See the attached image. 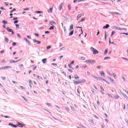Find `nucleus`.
Segmentation results:
<instances>
[{
	"instance_id": "nucleus-58",
	"label": "nucleus",
	"mask_w": 128,
	"mask_h": 128,
	"mask_svg": "<svg viewBox=\"0 0 128 128\" xmlns=\"http://www.w3.org/2000/svg\"><path fill=\"white\" fill-rule=\"evenodd\" d=\"M44 32L45 34H50V32L48 31H46Z\"/></svg>"
},
{
	"instance_id": "nucleus-39",
	"label": "nucleus",
	"mask_w": 128,
	"mask_h": 128,
	"mask_svg": "<svg viewBox=\"0 0 128 128\" xmlns=\"http://www.w3.org/2000/svg\"><path fill=\"white\" fill-rule=\"evenodd\" d=\"M2 80H6V77H2Z\"/></svg>"
},
{
	"instance_id": "nucleus-60",
	"label": "nucleus",
	"mask_w": 128,
	"mask_h": 128,
	"mask_svg": "<svg viewBox=\"0 0 128 128\" xmlns=\"http://www.w3.org/2000/svg\"><path fill=\"white\" fill-rule=\"evenodd\" d=\"M52 66H57V64L54 63H52Z\"/></svg>"
},
{
	"instance_id": "nucleus-2",
	"label": "nucleus",
	"mask_w": 128,
	"mask_h": 128,
	"mask_svg": "<svg viewBox=\"0 0 128 128\" xmlns=\"http://www.w3.org/2000/svg\"><path fill=\"white\" fill-rule=\"evenodd\" d=\"M86 62H88L89 64H96V60H88Z\"/></svg>"
},
{
	"instance_id": "nucleus-53",
	"label": "nucleus",
	"mask_w": 128,
	"mask_h": 128,
	"mask_svg": "<svg viewBox=\"0 0 128 128\" xmlns=\"http://www.w3.org/2000/svg\"><path fill=\"white\" fill-rule=\"evenodd\" d=\"M98 32H97V36H98L100 34V30H98Z\"/></svg>"
},
{
	"instance_id": "nucleus-24",
	"label": "nucleus",
	"mask_w": 128,
	"mask_h": 128,
	"mask_svg": "<svg viewBox=\"0 0 128 128\" xmlns=\"http://www.w3.org/2000/svg\"><path fill=\"white\" fill-rule=\"evenodd\" d=\"M100 74L101 76H104L105 74L104 72H100Z\"/></svg>"
},
{
	"instance_id": "nucleus-43",
	"label": "nucleus",
	"mask_w": 128,
	"mask_h": 128,
	"mask_svg": "<svg viewBox=\"0 0 128 128\" xmlns=\"http://www.w3.org/2000/svg\"><path fill=\"white\" fill-rule=\"evenodd\" d=\"M12 82L13 84H18V82H14V81H12Z\"/></svg>"
},
{
	"instance_id": "nucleus-1",
	"label": "nucleus",
	"mask_w": 128,
	"mask_h": 128,
	"mask_svg": "<svg viewBox=\"0 0 128 128\" xmlns=\"http://www.w3.org/2000/svg\"><path fill=\"white\" fill-rule=\"evenodd\" d=\"M90 50L92 52H93V54H98V50H96L94 48L91 47Z\"/></svg>"
},
{
	"instance_id": "nucleus-26",
	"label": "nucleus",
	"mask_w": 128,
	"mask_h": 128,
	"mask_svg": "<svg viewBox=\"0 0 128 128\" xmlns=\"http://www.w3.org/2000/svg\"><path fill=\"white\" fill-rule=\"evenodd\" d=\"M74 34V30H72L69 36H72Z\"/></svg>"
},
{
	"instance_id": "nucleus-45",
	"label": "nucleus",
	"mask_w": 128,
	"mask_h": 128,
	"mask_svg": "<svg viewBox=\"0 0 128 128\" xmlns=\"http://www.w3.org/2000/svg\"><path fill=\"white\" fill-rule=\"evenodd\" d=\"M12 45L13 46H16V42H13L12 44Z\"/></svg>"
},
{
	"instance_id": "nucleus-5",
	"label": "nucleus",
	"mask_w": 128,
	"mask_h": 128,
	"mask_svg": "<svg viewBox=\"0 0 128 128\" xmlns=\"http://www.w3.org/2000/svg\"><path fill=\"white\" fill-rule=\"evenodd\" d=\"M120 92L122 94L124 98H126V100H128V96H126V94H124V92L122 91H121Z\"/></svg>"
},
{
	"instance_id": "nucleus-29",
	"label": "nucleus",
	"mask_w": 128,
	"mask_h": 128,
	"mask_svg": "<svg viewBox=\"0 0 128 128\" xmlns=\"http://www.w3.org/2000/svg\"><path fill=\"white\" fill-rule=\"evenodd\" d=\"M2 24H8V21H6V20H3L2 22Z\"/></svg>"
},
{
	"instance_id": "nucleus-44",
	"label": "nucleus",
	"mask_w": 128,
	"mask_h": 128,
	"mask_svg": "<svg viewBox=\"0 0 128 128\" xmlns=\"http://www.w3.org/2000/svg\"><path fill=\"white\" fill-rule=\"evenodd\" d=\"M85 20H86V18H82V19L81 20H80V22H84V21Z\"/></svg>"
},
{
	"instance_id": "nucleus-51",
	"label": "nucleus",
	"mask_w": 128,
	"mask_h": 128,
	"mask_svg": "<svg viewBox=\"0 0 128 128\" xmlns=\"http://www.w3.org/2000/svg\"><path fill=\"white\" fill-rule=\"evenodd\" d=\"M36 14H40L42 12H40V11H36Z\"/></svg>"
},
{
	"instance_id": "nucleus-23",
	"label": "nucleus",
	"mask_w": 128,
	"mask_h": 128,
	"mask_svg": "<svg viewBox=\"0 0 128 128\" xmlns=\"http://www.w3.org/2000/svg\"><path fill=\"white\" fill-rule=\"evenodd\" d=\"M74 78H75V80H78V78H80V77H78L77 75H75L74 76Z\"/></svg>"
},
{
	"instance_id": "nucleus-49",
	"label": "nucleus",
	"mask_w": 128,
	"mask_h": 128,
	"mask_svg": "<svg viewBox=\"0 0 128 128\" xmlns=\"http://www.w3.org/2000/svg\"><path fill=\"white\" fill-rule=\"evenodd\" d=\"M109 80H110L112 82H114V80L112 79V78H110Z\"/></svg>"
},
{
	"instance_id": "nucleus-4",
	"label": "nucleus",
	"mask_w": 128,
	"mask_h": 128,
	"mask_svg": "<svg viewBox=\"0 0 128 128\" xmlns=\"http://www.w3.org/2000/svg\"><path fill=\"white\" fill-rule=\"evenodd\" d=\"M74 84H75L76 85L80 84L82 83V81H80V80H74Z\"/></svg>"
},
{
	"instance_id": "nucleus-17",
	"label": "nucleus",
	"mask_w": 128,
	"mask_h": 128,
	"mask_svg": "<svg viewBox=\"0 0 128 128\" xmlns=\"http://www.w3.org/2000/svg\"><path fill=\"white\" fill-rule=\"evenodd\" d=\"M24 40H26V42L28 44H30V41L28 39L25 38Z\"/></svg>"
},
{
	"instance_id": "nucleus-31",
	"label": "nucleus",
	"mask_w": 128,
	"mask_h": 128,
	"mask_svg": "<svg viewBox=\"0 0 128 128\" xmlns=\"http://www.w3.org/2000/svg\"><path fill=\"white\" fill-rule=\"evenodd\" d=\"M114 34H116V32L113 31L112 32V34H111V36H114Z\"/></svg>"
},
{
	"instance_id": "nucleus-55",
	"label": "nucleus",
	"mask_w": 128,
	"mask_h": 128,
	"mask_svg": "<svg viewBox=\"0 0 128 128\" xmlns=\"http://www.w3.org/2000/svg\"><path fill=\"white\" fill-rule=\"evenodd\" d=\"M30 10V8H24V10Z\"/></svg>"
},
{
	"instance_id": "nucleus-12",
	"label": "nucleus",
	"mask_w": 128,
	"mask_h": 128,
	"mask_svg": "<svg viewBox=\"0 0 128 128\" xmlns=\"http://www.w3.org/2000/svg\"><path fill=\"white\" fill-rule=\"evenodd\" d=\"M9 126H13V128H18V126L12 124L11 123L9 124Z\"/></svg>"
},
{
	"instance_id": "nucleus-33",
	"label": "nucleus",
	"mask_w": 128,
	"mask_h": 128,
	"mask_svg": "<svg viewBox=\"0 0 128 128\" xmlns=\"http://www.w3.org/2000/svg\"><path fill=\"white\" fill-rule=\"evenodd\" d=\"M121 30H128V29L126 28H121Z\"/></svg>"
},
{
	"instance_id": "nucleus-42",
	"label": "nucleus",
	"mask_w": 128,
	"mask_h": 128,
	"mask_svg": "<svg viewBox=\"0 0 128 128\" xmlns=\"http://www.w3.org/2000/svg\"><path fill=\"white\" fill-rule=\"evenodd\" d=\"M122 60H126L127 62H128V59L126 58H122Z\"/></svg>"
},
{
	"instance_id": "nucleus-37",
	"label": "nucleus",
	"mask_w": 128,
	"mask_h": 128,
	"mask_svg": "<svg viewBox=\"0 0 128 128\" xmlns=\"http://www.w3.org/2000/svg\"><path fill=\"white\" fill-rule=\"evenodd\" d=\"M108 58H110V57H106L104 58V60H108Z\"/></svg>"
},
{
	"instance_id": "nucleus-21",
	"label": "nucleus",
	"mask_w": 128,
	"mask_h": 128,
	"mask_svg": "<svg viewBox=\"0 0 128 128\" xmlns=\"http://www.w3.org/2000/svg\"><path fill=\"white\" fill-rule=\"evenodd\" d=\"M52 9L53 8H50V9L48 10V12H52Z\"/></svg>"
},
{
	"instance_id": "nucleus-46",
	"label": "nucleus",
	"mask_w": 128,
	"mask_h": 128,
	"mask_svg": "<svg viewBox=\"0 0 128 128\" xmlns=\"http://www.w3.org/2000/svg\"><path fill=\"white\" fill-rule=\"evenodd\" d=\"M122 34H125V36H128V33H122Z\"/></svg>"
},
{
	"instance_id": "nucleus-25",
	"label": "nucleus",
	"mask_w": 128,
	"mask_h": 128,
	"mask_svg": "<svg viewBox=\"0 0 128 128\" xmlns=\"http://www.w3.org/2000/svg\"><path fill=\"white\" fill-rule=\"evenodd\" d=\"M72 28H74V24H72L70 26V30H72Z\"/></svg>"
},
{
	"instance_id": "nucleus-35",
	"label": "nucleus",
	"mask_w": 128,
	"mask_h": 128,
	"mask_svg": "<svg viewBox=\"0 0 128 128\" xmlns=\"http://www.w3.org/2000/svg\"><path fill=\"white\" fill-rule=\"evenodd\" d=\"M2 64H4L6 62V60H2L1 62Z\"/></svg>"
},
{
	"instance_id": "nucleus-36",
	"label": "nucleus",
	"mask_w": 128,
	"mask_h": 128,
	"mask_svg": "<svg viewBox=\"0 0 128 128\" xmlns=\"http://www.w3.org/2000/svg\"><path fill=\"white\" fill-rule=\"evenodd\" d=\"M22 98L24 100H25V102H28V100H26V98L22 96Z\"/></svg>"
},
{
	"instance_id": "nucleus-34",
	"label": "nucleus",
	"mask_w": 128,
	"mask_h": 128,
	"mask_svg": "<svg viewBox=\"0 0 128 128\" xmlns=\"http://www.w3.org/2000/svg\"><path fill=\"white\" fill-rule=\"evenodd\" d=\"M104 54H108V49H106L104 52Z\"/></svg>"
},
{
	"instance_id": "nucleus-22",
	"label": "nucleus",
	"mask_w": 128,
	"mask_h": 128,
	"mask_svg": "<svg viewBox=\"0 0 128 128\" xmlns=\"http://www.w3.org/2000/svg\"><path fill=\"white\" fill-rule=\"evenodd\" d=\"M42 62L43 64H46V58H44V59L42 60Z\"/></svg>"
},
{
	"instance_id": "nucleus-50",
	"label": "nucleus",
	"mask_w": 128,
	"mask_h": 128,
	"mask_svg": "<svg viewBox=\"0 0 128 128\" xmlns=\"http://www.w3.org/2000/svg\"><path fill=\"white\" fill-rule=\"evenodd\" d=\"M94 116L96 118L97 120H98V116L96 115H94Z\"/></svg>"
},
{
	"instance_id": "nucleus-32",
	"label": "nucleus",
	"mask_w": 128,
	"mask_h": 128,
	"mask_svg": "<svg viewBox=\"0 0 128 128\" xmlns=\"http://www.w3.org/2000/svg\"><path fill=\"white\" fill-rule=\"evenodd\" d=\"M16 28H20V25H18V24H16Z\"/></svg>"
},
{
	"instance_id": "nucleus-18",
	"label": "nucleus",
	"mask_w": 128,
	"mask_h": 128,
	"mask_svg": "<svg viewBox=\"0 0 128 128\" xmlns=\"http://www.w3.org/2000/svg\"><path fill=\"white\" fill-rule=\"evenodd\" d=\"M50 26H52V24H56V22H52V21H51V22H50Z\"/></svg>"
},
{
	"instance_id": "nucleus-10",
	"label": "nucleus",
	"mask_w": 128,
	"mask_h": 128,
	"mask_svg": "<svg viewBox=\"0 0 128 128\" xmlns=\"http://www.w3.org/2000/svg\"><path fill=\"white\" fill-rule=\"evenodd\" d=\"M114 28L115 30H122V28H120V27H118V26H115L114 27Z\"/></svg>"
},
{
	"instance_id": "nucleus-61",
	"label": "nucleus",
	"mask_w": 128,
	"mask_h": 128,
	"mask_svg": "<svg viewBox=\"0 0 128 128\" xmlns=\"http://www.w3.org/2000/svg\"><path fill=\"white\" fill-rule=\"evenodd\" d=\"M35 34V36H36L38 37V34Z\"/></svg>"
},
{
	"instance_id": "nucleus-13",
	"label": "nucleus",
	"mask_w": 128,
	"mask_h": 128,
	"mask_svg": "<svg viewBox=\"0 0 128 128\" xmlns=\"http://www.w3.org/2000/svg\"><path fill=\"white\" fill-rule=\"evenodd\" d=\"M20 62V60L15 61L14 60H12V61H10V64H16V62Z\"/></svg>"
},
{
	"instance_id": "nucleus-14",
	"label": "nucleus",
	"mask_w": 128,
	"mask_h": 128,
	"mask_svg": "<svg viewBox=\"0 0 128 128\" xmlns=\"http://www.w3.org/2000/svg\"><path fill=\"white\" fill-rule=\"evenodd\" d=\"M110 28V25H108V24H106V26H103L102 28Z\"/></svg>"
},
{
	"instance_id": "nucleus-47",
	"label": "nucleus",
	"mask_w": 128,
	"mask_h": 128,
	"mask_svg": "<svg viewBox=\"0 0 128 128\" xmlns=\"http://www.w3.org/2000/svg\"><path fill=\"white\" fill-rule=\"evenodd\" d=\"M68 68H73L72 67V66H70V64H68Z\"/></svg>"
},
{
	"instance_id": "nucleus-54",
	"label": "nucleus",
	"mask_w": 128,
	"mask_h": 128,
	"mask_svg": "<svg viewBox=\"0 0 128 128\" xmlns=\"http://www.w3.org/2000/svg\"><path fill=\"white\" fill-rule=\"evenodd\" d=\"M46 106H50V104L46 103Z\"/></svg>"
},
{
	"instance_id": "nucleus-8",
	"label": "nucleus",
	"mask_w": 128,
	"mask_h": 128,
	"mask_svg": "<svg viewBox=\"0 0 128 128\" xmlns=\"http://www.w3.org/2000/svg\"><path fill=\"white\" fill-rule=\"evenodd\" d=\"M18 126L19 128H24V124L22 123L18 122Z\"/></svg>"
},
{
	"instance_id": "nucleus-28",
	"label": "nucleus",
	"mask_w": 128,
	"mask_h": 128,
	"mask_svg": "<svg viewBox=\"0 0 128 128\" xmlns=\"http://www.w3.org/2000/svg\"><path fill=\"white\" fill-rule=\"evenodd\" d=\"M72 8V6H70V4L68 5V10H70Z\"/></svg>"
},
{
	"instance_id": "nucleus-40",
	"label": "nucleus",
	"mask_w": 128,
	"mask_h": 128,
	"mask_svg": "<svg viewBox=\"0 0 128 128\" xmlns=\"http://www.w3.org/2000/svg\"><path fill=\"white\" fill-rule=\"evenodd\" d=\"M54 28L53 26H52L50 28H49V30H54Z\"/></svg>"
},
{
	"instance_id": "nucleus-9",
	"label": "nucleus",
	"mask_w": 128,
	"mask_h": 128,
	"mask_svg": "<svg viewBox=\"0 0 128 128\" xmlns=\"http://www.w3.org/2000/svg\"><path fill=\"white\" fill-rule=\"evenodd\" d=\"M84 16V14H79L77 16V20H78L80 18H82V16Z\"/></svg>"
},
{
	"instance_id": "nucleus-38",
	"label": "nucleus",
	"mask_w": 128,
	"mask_h": 128,
	"mask_svg": "<svg viewBox=\"0 0 128 128\" xmlns=\"http://www.w3.org/2000/svg\"><path fill=\"white\" fill-rule=\"evenodd\" d=\"M81 32H82V33L79 34V36H80V35L82 34H84V32L82 31V29H81Z\"/></svg>"
},
{
	"instance_id": "nucleus-59",
	"label": "nucleus",
	"mask_w": 128,
	"mask_h": 128,
	"mask_svg": "<svg viewBox=\"0 0 128 128\" xmlns=\"http://www.w3.org/2000/svg\"><path fill=\"white\" fill-rule=\"evenodd\" d=\"M70 64H74V62L72 61Z\"/></svg>"
},
{
	"instance_id": "nucleus-16",
	"label": "nucleus",
	"mask_w": 128,
	"mask_h": 128,
	"mask_svg": "<svg viewBox=\"0 0 128 128\" xmlns=\"http://www.w3.org/2000/svg\"><path fill=\"white\" fill-rule=\"evenodd\" d=\"M92 78H95V80H98V78L96 76L92 75Z\"/></svg>"
},
{
	"instance_id": "nucleus-63",
	"label": "nucleus",
	"mask_w": 128,
	"mask_h": 128,
	"mask_svg": "<svg viewBox=\"0 0 128 128\" xmlns=\"http://www.w3.org/2000/svg\"><path fill=\"white\" fill-rule=\"evenodd\" d=\"M100 89L102 90H104V88L102 86H100Z\"/></svg>"
},
{
	"instance_id": "nucleus-27",
	"label": "nucleus",
	"mask_w": 128,
	"mask_h": 128,
	"mask_svg": "<svg viewBox=\"0 0 128 128\" xmlns=\"http://www.w3.org/2000/svg\"><path fill=\"white\" fill-rule=\"evenodd\" d=\"M106 95L108 96V98H112V94H107Z\"/></svg>"
},
{
	"instance_id": "nucleus-62",
	"label": "nucleus",
	"mask_w": 128,
	"mask_h": 128,
	"mask_svg": "<svg viewBox=\"0 0 128 128\" xmlns=\"http://www.w3.org/2000/svg\"><path fill=\"white\" fill-rule=\"evenodd\" d=\"M14 20H18V18H13Z\"/></svg>"
},
{
	"instance_id": "nucleus-11",
	"label": "nucleus",
	"mask_w": 128,
	"mask_h": 128,
	"mask_svg": "<svg viewBox=\"0 0 128 128\" xmlns=\"http://www.w3.org/2000/svg\"><path fill=\"white\" fill-rule=\"evenodd\" d=\"M59 10H62V4H60V5L59 6Z\"/></svg>"
},
{
	"instance_id": "nucleus-64",
	"label": "nucleus",
	"mask_w": 128,
	"mask_h": 128,
	"mask_svg": "<svg viewBox=\"0 0 128 128\" xmlns=\"http://www.w3.org/2000/svg\"><path fill=\"white\" fill-rule=\"evenodd\" d=\"M97 104H98V106H100V102L99 101L97 102Z\"/></svg>"
},
{
	"instance_id": "nucleus-6",
	"label": "nucleus",
	"mask_w": 128,
	"mask_h": 128,
	"mask_svg": "<svg viewBox=\"0 0 128 128\" xmlns=\"http://www.w3.org/2000/svg\"><path fill=\"white\" fill-rule=\"evenodd\" d=\"M33 42L34 43L36 42L37 44H41L40 41L36 40V39H34L33 40Z\"/></svg>"
},
{
	"instance_id": "nucleus-3",
	"label": "nucleus",
	"mask_w": 128,
	"mask_h": 128,
	"mask_svg": "<svg viewBox=\"0 0 128 128\" xmlns=\"http://www.w3.org/2000/svg\"><path fill=\"white\" fill-rule=\"evenodd\" d=\"M6 68H12V66H4V67H0V70H6Z\"/></svg>"
},
{
	"instance_id": "nucleus-52",
	"label": "nucleus",
	"mask_w": 128,
	"mask_h": 128,
	"mask_svg": "<svg viewBox=\"0 0 128 128\" xmlns=\"http://www.w3.org/2000/svg\"><path fill=\"white\" fill-rule=\"evenodd\" d=\"M62 74H63L64 76H66V72H62Z\"/></svg>"
},
{
	"instance_id": "nucleus-57",
	"label": "nucleus",
	"mask_w": 128,
	"mask_h": 128,
	"mask_svg": "<svg viewBox=\"0 0 128 128\" xmlns=\"http://www.w3.org/2000/svg\"><path fill=\"white\" fill-rule=\"evenodd\" d=\"M68 78H69L70 80H72V76L70 75L68 76Z\"/></svg>"
},
{
	"instance_id": "nucleus-20",
	"label": "nucleus",
	"mask_w": 128,
	"mask_h": 128,
	"mask_svg": "<svg viewBox=\"0 0 128 128\" xmlns=\"http://www.w3.org/2000/svg\"><path fill=\"white\" fill-rule=\"evenodd\" d=\"M110 14H118V16H120V14L118 12H110Z\"/></svg>"
},
{
	"instance_id": "nucleus-7",
	"label": "nucleus",
	"mask_w": 128,
	"mask_h": 128,
	"mask_svg": "<svg viewBox=\"0 0 128 128\" xmlns=\"http://www.w3.org/2000/svg\"><path fill=\"white\" fill-rule=\"evenodd\" d=\"M7 30L9 32H12V34H14V32H12V30L10 29L9 28H7Z\"/></svg>"
},
{
	"instance_id": "nucleus-15",
	"label": "nucleus",
	"mask_w": 128,
	"mask_h": 128,
	"mask_svg": "<svg viewBox=\"0 0 128 128\" xmlns=\"http://www.w3.org/2000/svg\"><path fill=\"white\" fill-rule=\"evenodd\" d=\"M119 98H120V96H118V95H114V100H118Z\"/></svg>"
},
{
	"instance_id": "nucleus-19",
	"label": "nucleus",
	"mask_w": 128,
	"mask_h": 128,
	"mask_svg": "<svg viewBox=\"0 0 128 128\" xmlns=\"http://www.w3.org/2000/svg\"><path fill=\"white\" fill-rule=\"evenodd\" d=\"M4 40L6 44H8V39L6 36L4 37Z\"/></svg>"
},
{
	"instance_id": "nucleus-56",
	"label": "nucleus",
	"mask_w": 128,
	"mask_h": 128,
	"mask_svg": "<svg viewBox=\"0 0 128 128\" xmlns=\"http://www.w3.org/2000/svg\"><path fill=\"white\" fill-rule=\"evenodd\" d=\"M4 118H10V116H4Z\"/></svg>"
},
{
	"instance_id": "nucleus-30",
	"label": "nucleus",
	"mask_w": 128,
	"mask_h": 128,
	"mask_svg": "<svg viewBox=\"0 0 128 128\" xmlns=\"http://www.w3.org/2000/svg\"><path fill=\"white\" fill-rule=\"evenodd\" d=\"M19 66L20 68H24V64H20Z\"/></svg>"
},
{
	"instance_id": "nucleus-48",
	"label": "nucleus",
	"mask_w": 128,
	"mask_h": 128,
	"mask_svg": "<svg viewBox=\"0 0 128 128\" xmlns=\"http://www.w3.org/2000/svg\"><path fill=\"white\" fill-rule=\"evenodd\" d=\"M18 20L14 21V24H18Z\"/></svg>"
},
{
	"instance_id": "nucleus-41",
	"label": "nucleus",
	"mask_w": 128,
	"mask_h": 128,
	"mask_svg": "<svg viewBox=\"0 0 128 128\" xmlns=\"http://www.w3.org/2000/svg\"><path fill=\"white\" fill-rule=\"evenodd\" d=\"M52 48V46H48L47 47H46V48L48 49V50H50V48Z\"/></svg>"
}]
</instances>
